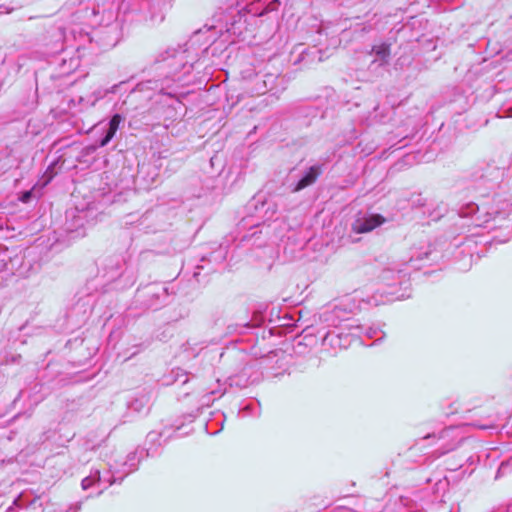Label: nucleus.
I'll return each mask as SVG.
<instances>
[{
  "instance_id": "obj_1",
  "label": "nucleus",
  "mask_w": 512,
  "mask_h": 512,
  "mask_svg": "<svg viewBox=\"0 0 512 512\" xmlns=\"http://www.w3.org/2000/svg\"><path fill=\"white\" fill-rule=\"evenodd\" d=\"M382 222L383 218L380 215L362 217L355 220L352 225V229L357 234L368 233L380 226Z\"/></svg>"
},
{
  "instance_id": "obj_2",
  "label": "nucleus",
  "mask_w": 512,
  "mask_h": 512,
  "mask_svg": "<svg viewBox=\"0 0 512 512\" xmlns=\"http://www.w3.org/2000/svg\"><path fill=\"white\" fill-rule=\"evenodd\" d=\"M321 174V171L318 167H310L308 172L298 181L297 185L294 188L295 192H298L307 186L313 184L318 176Z\"/></svg>"
},
{
  "instance_id": "obj_3",
  "label": "nucleus",
  "mask_w": 512,
  "mask_h": 512,
  "mask_svg": "<svg viewBox=\"0 0 512 512\" xmlns=\"http://www.w3.org/2000/svg\"><path fill=\"white\" fill-rule=\"evenodd\" d=\"M121 121H122L121 115L115 114L112 116V118L110 119V122H109V129L107 131V134L100 142L101 147L106 146L111 141V139L116 134Z\"/></svg>"
},
{
  "instance_id": "obj_4",
  "label": "nucleus",
  "mask_w": 512,
  "mask_h": 512,
  "mask_svg": "<svg viewBox=\"0 0 512 512\" xmlns=\"http://www.w3.org/2000/svg\"><path fill=\"white\" fill-rule=\"evenodd\" d=\"M31 197V192L30 191H27L25 193H23V195L21 196L20 200L22 202H27Z\"/></svg>"
},
{
  "instance_id": "obj_5",
  "label": "nucleus",
  "mask_w": 512,
  "mask_h": 512,
  "mask_svg": "<svg viewBox=\"0 0 512 512\" xmlns=\"http://www.w3.org/2000/svg\"><path fill=\"white\" fill-rule=\"evenodd\" d=\"M429 437H434V438H436V435H434V434H433V435L428 434V435L424 436V438H429Z\"/></svg>"
}]
</instances>
